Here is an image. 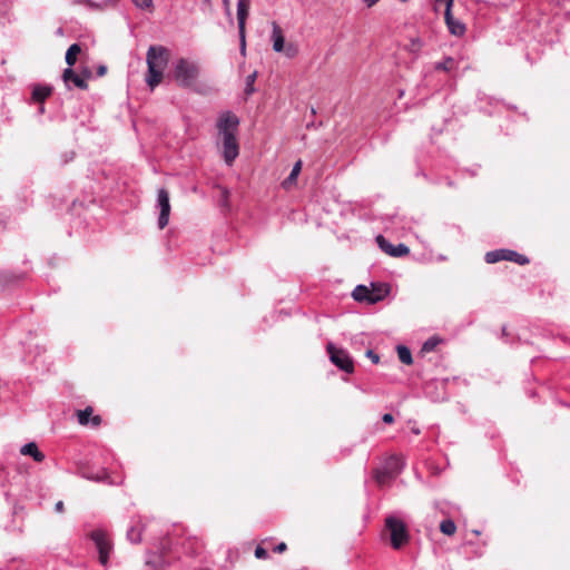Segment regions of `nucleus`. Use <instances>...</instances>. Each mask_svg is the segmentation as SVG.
Listing matches in <instances>:
<instances>
[{
  "instance_id": "obj_1",
  "label": "nucleus",
  "mask_w": 570,
  "mask_h": 570,
  "mask_svg": "<svg viewBox=\"0 0 570 570\" xmlns=\"http://www.w3.org/2000/svg\"><path fill=\"white\" fill-rule=\"evenodd\" d=\"M169 60V50L163 46H150L147 56V75L146 82L154 89L163 79L164 70Z\"/></svg>"
},
{
  "instance_id": "obj_2",
  "label": "nucleus",
  "mask_w": 570,
  "mask_h": 570,
  "mask_svg": "<svg viewBox=\"0 0 570 570\" xmlns=\"http://www.w3.org/2000/svg\"><path fill=\"white\" fill-rule=\"evenodd\" d=\"M384 532L389 535L393 549L400 550L410 541V532L403 520L394 514L385 518Z\"/></svg>"
},
{
  "instance_id": "obj_3",
  "label": "nucleus",
  "mask_w": 570,
  "mask_h": 570,
  "mask_svg": "<svg viewBox=\"0 0 570 570\" xmlns=\"http://www.w3.org/2000/svg\"><path fill=\"white\" fill-rule=\"evenodd\" d=\"M199 75L197 63L180 58L174 66V78L177 83L183 88H190Z\"/></svg>"
},
{
  "instance_id": "obj_4",
  "label": "nucleus",
  "mask_w": 570,
  "mask_h": 570,
  "mask_svg": "<svg viewBox=\"0 0 570 570\" xmlns=\"http://www.w3.org/2000/svg\"><path fill=\"white\" fill-rule=\"evenodd\" d=\"M91 540L95 543V547L98 551V559L101 566H107L109 560V554L112 550V543L108 538V534L101 530H94L90 534Z\"/></svg>"
},
{
  "instance_id": "obj_5",
  "label": "nucleus",
  "mask_w": 570,
  "mask_h": 570,
  "mask_svg": "<svg viewBox=\"0 0 570 570\" xmlns=\"http://www.w3.org/2000/svg\"><path fill=\"white\" fill-rule=\"evenodd\" d=\"M250 0H237V23L239 36V50L246 53V20L249 16Z\"/></svg>"
},
{
  "instance_id": "obj_6",
  "label": "nucleus",
  "mask_w": 570,
  "mask_h": 570,
  "mask_svg": "<svg viewBox=\"0 0 570 570\" xmlns=\"http://www.w3.org/2000/svg\"><path fill=\"white\" fill-rule=\"evenodd\" d=\"M484 259L488 264H495L500 261L514 262L519 265H525L529 263V258L527 256L511 249H495L488 252Z\"/></svg>"
},
{
  "instance_id": "obj_7",
  "label": "nucleus",
  "mask_w": 570,
  "mask_h": 570,
  "mask_svg": "<svg viewBox=\"0 0 570 570\" xmlns=\"http://www.w3.org/2000/svg\"><path fill=\"white\" fill-rule=\"evenodd\" d=\"M327 352L330 354L331 362L335 364L340 370L346 373H353V360L346 351L336 348L332 343H330L327 345Z\"/></svg>"
},
{
  "instance_id": "obj_8",
  "label": "nucleus",
  "mask_w": 570,
  "mask_h": 570,
  "mask_svg": "<svg viewBox=\"0 0 570 570\" xmlns=\"http://www.w3.org/2000/svg\"><path fill=\"white\" fill-rule=\"evenodd\" d=\"M219 140L223 147L224 160L227 165H232L239 154L236 134L220 135Z\"/></svg>"
},
{
  "instance_id": "obj_9",
  "label": "nucleus",
  "mask_w": 570,
  "mask_h": 570,
  "mask_svg": "<svg viewBox=\"0 0 570 570\" xmlns=\"http://www.w3.org/2000/svg\"><path fill=\"white\" fill-rule=\"evenodd\" d=\"M239 118L232 111H224L218 116L216 127L218 136L226 134H237Z\"/></svg>"
},
{
  "instance_id": "obj_10",
  "label": "nucleus",
  "mask_w": 570,
  "mask_h": 570,
  "mask_svg": "<svg viewBox=\"0 0 570 570\" xmlns=\"http://www.w3.org/2000/svg\"><path fill=\"white\" fill-rule=\"evenodd\" d=\"M157 207L159 208L158 216V227L159 229H164L169 222L170 215V203H169V194L167 189L160 188L157 194Z\"/></svg>"
},
{
  "instance_id": "obj_11",
  "label": "nucleus",
  "mask_w": 570,
  "mask_h": 570,
  "mask_svg": "<svg viewBox=\"0 0 570 570\" xmlns=\"http://www.w3.org/2000/svg\"><path fill=\"white\" fill-rule=\"evenodd\" d=\"M376 243L382 252L392 257H402L410 253V249L406 245L402 243L393 245L382 235L376 237Z\"/></svg>"
},
{
  "instance_id": "obj_12",
  "label": "nucleus",
  "mask_w": 570,
  "mask_h": 570,
  "mask_svg": "<svg viewBox=\"0 0 570 570\" xmlns=\"http://www.w3.org/2000/svg\"><path fill=\"white\" fill-rule=\"evenodd\" d=\"M454 0H446V8L444 12L445 23L451 35L453 36H463L465 32V26L456 20L452 14V6Z\"/></svg>"
},
{
  "instance_id": "obj_13",
  "label": "nucleus",
  "mask_w": 570,
  "mask_h": 570,
  "mask_svg": "<svg viewBox=\"0 0 570 570\" xmlns=\"http://www.w3.org/2000/svg\"><path fill=\"white\" fill-rule=\"evenodd\" d=\"M62 80L67 88L70 89V83L72 82L75 87L79 89H87L88 85L83 77L77 75L71 67H68L62 72Z\"/></svg>"
},
{
  "instance_id": "obj_14",
  "label": "nucleus",
  "mask_w": 570,
  "mask_h": 570,
  "mask_svg": "<svg viewBox=\"0 0 570 570\" xmlns=\"http://www.w3.org/2000/svg\"><path fill=\"white\" fill-rule=\"evenodd\" d=\"M53 91L52 86L36 83L31 90V101L36 104H43L46 99L51 96Z\"/></svg>"
},
{
  "instance_id": "obj_15",
  "label": "nucleus",
  "mask_w": 570,
  "mask_h": 570,
  "mask_svg": "<svg viewBox=\"0 0 570 570\" xmlns=\"http://www.w3.org/2000/svg\"><path fill=\"white\" fill-rule=\"evenodd\" d=\"M370 292L368 304H375L389 295L390 286L385 283H371Z\"/></svg>"
},
{
  "instance_id": "obj_16",
  "label": "nucleus",
  "mask_w": 570,
  "mask_h": 570,
  "mask_svg": "<svg viewBox=\"0 0 570 570\" xmlns=\"http://www.w3.org/2000/svg\"><path fill=\"white\" fill-rule=\"evenodd\" d=\"M271 40L273 42V50L275 52H283L285 46V37L283 35L282 28L275 21L272 22Z\"/></svg>"
},
{
  "instance_id": "obj_17",
  "label": "nucleus",
  "mask_w": 570,
  "mask_h": 570,
  "mask_svg": "<svg viewBox=\"0 0 570 570\" xmlns=\"http://www.w3.org/2000/svg\"><path fill=\"white\" fill-rule=\"evenodd\" d=\"M382 465L385 468L387 474L396 478L402 472L404 462L400 456L391 455L384 461Z\"/></svg>"
},
{
  "instance_id": "obj_18",
  "label": "nucleus",
  "mask_w": 570,
  "mask_h": 570,
  "mask_svg": "<svg viewBox=\"0 0 570 570\" xmlns=\"http://www.w3.org/2000/svg\"><path fill=\"white\" fill-rule=\"evenodd\" d=\"M167 566L164 554L149 552L146 556L145 567L147 570H163Z\"/></svg>"
},
{
  "instance_id": "obj_19",
  "label": "nucleus",
  "mask_w": 570,
  "mask_h": 570,
  "mask_svg": "<svg viewBox=\"0 0 570 570\" xmlns=\"http://www.w3.org/2000/svg\"><path fill=\"white\" fill-rule=\"evenodd\" d=\"M20 453L22 455L31 456L36 462H42L45 460V454L39 451L38 445L35 442H29L22 445Z\"/></svg>"
},
{
  "instance_id": "obj_20",
  "label": "nucleus",
  "mask_w": 570,
  "mask_h": 570,
  "mask_svg": "<svg viewBox=\"0 0 570 570\" xmlns=\"http://www.w3.org/2000/svg\"><path fill=\"white\" fill-rule=\"evenodd\" d=\"M141 532L142 525L140 521H137L127 530L126 535L131 543H139L141 541Z\"/></svg>"
},
{
  "instance_id": "obj_21",
  "label": "nucleus",
  "mask_w": 570,
  "mask_h": 570,
  "mask_svg": "<svg viewBox=\"0 0 570 570\" xmlns=\"http://www.w3.org/2000/svg\"><path fill=\"white\" fill-rule=\"evenodd\" d=\"M371 296V292H370V288L366 287L365 285H357L353 292H352V297L356 301V302H366L368 303V298Z\"/></svg>"
},
{
  "instance_id": "obj_22",
  "label": "nucleus",
  "mask_w": 570,
  "mask_h": 570,
  "mask_svg": "<svg viewBox=\"0 0 570 570\" xmlns=\"http://www.w3.org/2000/svg\"><path fill=\"white\" fill-rule=\"evenodd\" d=\"M81 52V47L79 43H72L67 52H66V57H65V60H66V63L68 65V67H72L76 61H77V56Z\"/></svg>"
},
{
  "instance_id": "obj_23",
  "label": "nucleus",
  "mask_w": 570,
  "mask_h": 570,
  "mask_svg": "<svg viewBox=\"0 0 570 570\" xmlns=\"http://www.w3.org/2000/svg\"><path fill=\"white\" fill-rule=\"evenodd\" d=\"M458 68V62L452 57H446L443 61H439L434 63L435 70H441L445 72H451Z\"/></svg>"
},
{
  "instance_id": "obj_24",
  "label": "nucleus",
  "mask_w": 570,
  "mask_h": 570,
  "mask_svg": "<svg viewBox=\"0 0 570 570\" xmlns=\"http://www.w3.org/2000/svg\"><path fill=\"white\" fill-rule=\"evenodd\" d=\"M76 3L86 6L89 10L104 11L109 7V1L95 2L92 0H76Z\"/></svg>"
},
{
  "instance_id": "obj_25",
  "label": "nucleus",
  "mask_w": 570,
  "mask_h": 570,
  "mask_svg": "<svg viewBox=\"0 0 570 570\" xmlns=\"http://www.w3.org/2000/svg\"><path fill=\"white\" fill-rule=\"evenodd\" d=\"M374 479L380 485H385L390 483L395 478L393 475L387 474L385 468L382 465L374 471Z\"/></svg>"
},
{
  "instance_id": "obj_26",
  "label": "nucleus",
  "mask_w": 570,
  "mask_h": 570,
  "mask_svg": "<svg viewBox=\"0 0 570 570\" xmlns=\"http://www.w3.org/2000/svg\"><path fill=\"white\" fill-rule=\"evenodd\" d=\"M397 356H399V360L406 365H410L413 363L412 353H411L410 348H407L404 345L397 346Z\"/></svg>"
},
{
  "instance_id": "obj_27",
  "label": "nucleus",
  "mask_w": 570,
  "mask_h": 570,
  "mask_svg": "<svg viewBox=\"0 0 570 570\" xmlns=\"http://www.w3.org/2000/svg\"><path fill=\"white\" fill-rule=\"evenodd\" d=\"M440 531L445 535H453L456 531V525L453 520L445 519L440 523Z\"/></svg>"
},
{
  "instance_id": "obj_28",
  "label": "nucleus",
  "mask_w": 570,
  "mask_h": 570,
  "mask_svg": "<svg viewBox=\"0 0 570 570\" xmlns=\"http://www.w3.org/2000/svg\"><path fill=\"white\" fill-rule=\"evenodd\" d=\"M256 78H257L256 71L252 72L250 75H248L246 77L245 90H244L246 96H250L255 92L254 82H255Z\"/></svg>"
},
{
  "instance_id": "obj_29",
  "label": "nucleus",
  "mask_w": 570,
  "mask_h": 570,
  "mask_svg": "<svg viewBox=\"0 0 570 570\" xmlns=\"http://www.w3.org/2000/svg\"><path fill=\"white\" fill-rule=\"evenodd\" d=\"M440 338L439 337H430L429 340H426L422 346V352H432L440 343Z\"/></svg>"
},
{
  "instance_id": "obj_30",
  "label": "nucleus",
  "mask_w": 570,
  "mask_h": 570,
  "mask_svg": "<svg viewBox=\"0 0 570 570\" xmlns=\"http://www.w3.org/2000/svg\"><path fill=\"white\" fill-rule=\"evenodd\" d=\"M301 168H302V163L301 160H298L292 168V171L291 174L288 175V177L285 179L284 184H288V183H292V181H295L299 171H301Z\"/></svg>"
},
{
  "instance_id": "obj_31",
  "label": "nucleus",
  "mask_w": 570,
  "mask_h": 570,
  "mask_svg": "<svg viewBox=\"0 0 570 570\" xmlns=\"http://www.w3.org/2000/svg\"><path fill=\"white\" fill-rule=\"evenodd\" d=\"M91 413H92V409L91 407H86L85 410L79 411L78 412V422L81 425L88 424L89 417H90Z\"/></svg>"
},
{
  "instance_id": "obj_32",
  "label": "nucleus",
  "mask_w": 570,
  "mask_h": 570,
  "mask_svg": "<svg viewBox=\"0 0 570 570\" xmlns=\"http://www.w3.org/2000/svg\"><path fill=\"white\" fill-rule=\"evenodd\" d=\"M283 52L287 58H294L298 53V48L295 43L288 42L287 45L284 46Z\"/></svg>"
},
{
  "instance_id": "obj_33",
  "label": "nucleus",
  "mask_w": 570,
  "mask_h": 570,
  "mask_svg": "<svg viewBox=\"0 0 570 570\" xmlns=\"http://www.w3.org/2000/svg\"><path fill=\"white\" fill-rule=\"evenodd\" d=\"M132 3L139 9H149L153 7V0H132Z\"/></svg>"
},
{
  "instance_id": "obj_34",
  "label": "nucleus",
  "mask_w": 570,
  "mask_h": 570,
  "mask_svg": "<svg viewBox=\"0 0 570 570\" xmlns=\"http://www.w3.org/2000/svg\"><path fill=\"white\" fill-rule=\"evenodd\" d=\"M86 478L89 479V480H94V481H102L106 478V471L101 470V472H99L97 474L89 473V474L86 475Z\"/></svg>"
},
{
  "instance_id": "obj_35",
  "label": "nucleus",
  "mask_w": 570,
  "mask_h": 570,
  "mask_svg": "<svg viewBox=\"0 0 570 570\" xmlns=\"http://www.w3.org/2000/svg\"><path fill=\"white\" fill-rule=\"evenodd\" d=\"M255 557L257 559H267L268 558V552L263 547L257 546L256 549H255Z\"/></svg>"
},
{
  "instance_id": "obj_36",
  "label": "nucleus",
  "mask_w": 570,
  "mask_h": 570,
  "mask_svg": "<svg viewBox=\"0 0 570 570\" xmlns=\"http://www.w3.org/2000/svg\"><path fill=\"white\" fill-rule=\"evenodd\" d=\"M366 356L370 357L372 360V362L375 364L379 363V361H380V356L372 350H368L366 352Z\"/></svg>"
},
{
  "instance_id": "obj_37",
  "label": "nucleus",
  "mask_w": 570,
  "mask_h": 570,
  "mask_svg": "<svg viewBox=\"0 0 570 570\" xmlns=\"http://www.w3.org/2000/svg\"><path fill=\"white\" fill-rule=\"evenodd\" d=\"M382 421L386 424H391L394 422V416L391 413H385L382 416Z\"/></svg>"
},
{
  "instance_id": "obj_38",
  "label": "nucleus",
  "mask_w": 570,
  "mask_h": 570,
  "mask_svg": "<svg viewBox=\"0 0 570 570\" xmlns=\"http://www.w3.org/2000/svg\"><path fill=\"white\" fill-rule=\"evenodd\" d=\"M286 549H287L286 543L281 542L274 547V552L282 553V552L286 551Z\"/></svg>"
},
{
  "instance_id": "obj_39",
  "label": "nucleus",
  "mask_w": 570,
  "mask_h": 570,
  "mask_svg": "<svg viewBox=\"0 0 570 570\" xmlns=\"http://www.w3.org/2000/svg\"><path fill=\"white\" fill-rule=\"evenodd\" d=\"M55 510H56L58 513H62V512H63V510H65L63 502H62V501H58V502L55 504Z\"/></svg>"
},
{
  "instance_id": "obj_40",
  "label": "nucleus",
  "mask_w": 570,
  "mask_h": 570,
  "mask_svg": "<svg viewBox=\"0 0 570 570\" xmlns=\"http://www.w3.org/2000/svg\"><path fill=\"white\" fill-rule=\"evenodd\" d=\"M107 72V67L106 66H99L98 69H97V75L99 77L104 76L105 73Z\"/></svg>"
},
{
  "instance_id": "obj_41",
  "label": "nucleus",
  "mask_w": 570,
  "mask_h": 570,
  "mask_svg": "<svg viewBox=\"0 0 570 570\" xmlns=\"http://www.w3.org/2000/svg\"><path fill=\"white\" fill-rule=\"evenodd\" d=\"M223 4L225 7V11H226L227 16L230 17L229 0H223Z\"/></svg>"
},
{
  "instance_id": "obj_42",
  "label": "nucleus",
  "mask_w": 570,
  "mask_h": 570,
  "mask_svg": "<svg viewBox=\"0 0 570 570\" xmlns=\"http://www.w3.org/2000/svg\"><path fill=\"white\" fill-rule=\"evenodd\" d=\"M91 422H92V424H94L95 426H97V425H99V424H100V422H101V417H100L99 415H96V416H94V417H92Z\"/></svg>"
},
{
  "instance_id": "obj_43",
  "label": "nucleus",
  "mask_w": 570,
  "mask_h": 570,
  "mask_svg": "<svg viewBox=\"0 0 570 570\" xmlns=\"http://www.w3.org/2000/svg\"><path fill=\"white\" fill-rule=\"evenodd\" d=\"M364 2L366 3V6L368 8L373 7L374 4H376L379 2V0H364Z\"/></svg>"
},
{
  "instance_id": "obj_44",
  "label": "nucleus",
  "mask_w": 570,
  "mask_h": 570,
  "mask_svg": "<svg viewBox=\"0 0 570 570\" xmlns=\"http://www.w3.org/2000/svg\"><path fill=\"white\" fill-rule=\"evenodd\" d=\"M222 197H223V200L224 202H227V198H228V190L226 188H224L222 190Z\"/></svg>"
},
{
  "instance_id": "obj_45",
  "label": "nucleus",
  "mask_w": 570,
  "mask_h": 570,
  "mask_svg": "<svg viewBox=\"0 0 570 570\" xmlns=\"http://www.w3.org/2000/svg\"><path fill=\"white\" fill-rule=\"evenodd\" d=\"M82 73H83V76H85V77H87V78H89V77L91 76V72H90V70H89V69H85Z\"/></svg>"
},
{
  "instance_id": "obj_46",
  "label": "nucleus",
  "mask_w": 570,
  "mask_h": 570,
  "mask_svg": "<svg viewBox=\"0 0 570 570\" xmlns=\"http://www.w3.org/2000/svg\"><path fill=\"white\" fill-rule=\"evenodd\" d=\"M43 112H45V106H43V104H40L39 114H43Z\"/></svg>"
},
{
  "instance_id": "obj_47",
  "label": "nucleus",
  "mask_w": 570,
  "mask_h": 570,
  "mask_svg": "<svg viewBox=\"0 0 570 570\" xmlns=\"http://www.w3.org/2000/svg\"><path fill=\"white\" fill-rule=\"evenodd\" d=\"M446 185L449 187H453L454 186L453 181L451 179H449V178L446 179Z\"/></svg>"
},
{
  "instance_id": "obj_48",
  "label": "nucleus",
  "mask_w": 570,
  "mask_h": 570,
  "mask_svg": "<svg viewBox=\"0 0 570 570\" xmlns=\"http://www.w3.org/2000/svg\"><path fill=\"white\" fill-rule=\"evenodd\" d=\"M6 281H7V282H11V281H13V277H12V276H7V275H6Z\"/></svg>"
},
{
  "instance_id": "obj_49",
  "label": "nucleus",
  "mask_w": 570,
  "mask_h": 570,
  "mask_svg": "<svg viewBox=\"0 0 570 570\" xmlns=\"http://www.w3.org/2000/svg\"><path fill=\"white\" fill-rule=\"evenodd\" d=\"M502 333H503V335H505V334H507L505 326H503V328H502Z\"/></svg>"
},
{
  "instance_id": "obj_50",
  "label": "nucleus",
  "mask_w": 570,
  "mask_h": 570,
  "mask_svg": "<svg viewBox=\"0 0 570 570\" xmlns=\"http://www.w3.org/2000/svg\"><path fill=\"white\" fill-rule=\"evenodd\" d=\"M474 534L479 535L480 534V531L479 530H474L473 531Z\"/></svg>"
}]
</instances>
